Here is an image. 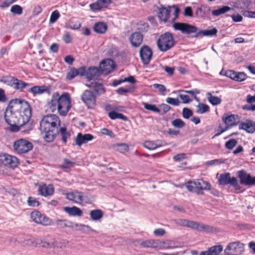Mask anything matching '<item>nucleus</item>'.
Masks as SVG:
<instances>
[{"label":"nucleus","mask_w":255,"mask_h":255,"mask_svg":"<svg viewBox=\"0 0 255 255\" xmlns=\"http://www.w3.org/2000/svg\"><path fill=\"white\" fill-rule=\"evenodd\" d=\"M71 98L68 93H64L60 95L58 92L53 93L48 106L52 112L57 111L62 116L67 115L71 108Z\"/></svg>","instance_id":"1"},{"label":"nucleus","mask_w":255,"mask_h":255,"mask_svg":"<svg viewBox=\"0 0 255 255\" xmlns=\"http://www.w3.org/2000/svg\"><path fill=\"white\" fill-rule=\"evenodd\" d=\"M19 116L24 117V120L29 122L31 116V110L29 103L21 99H13L10 101L7 107Z\"/></svg>","instance_id":"2"},{"label":"nucleus","mask_w":255,"mask_h":255,"mask_svg":"<svg viewBox=\"0 0 255 255\" xmlns=\"http://www.w3.org/2000/svg\"><path fill=\"white\" fill-rule=\"evenodd\" d=\"M4 119L6 123L11 128H21L24 126L28 122L24 120V117L22 116H19L14 111H12L8 107L4 113Z\"/></svg>","instance_id":"3"},{"label":"nucleus","mask_w":255,"mask_h":255,"mask_svg":"<svg viewBox=\"0 0 255 255\" xmlns=\"http://www.w3.org/2000/svg\"><path fill=\"white\" fill-rule=\"evenodd\" d=\"M156 43L160 51L165 52L170 50L174 46L175 41L172 34L167 32L160 36Z\"/></svg>","instance_id":"4"},{"label":"nucleus","mask_w":255,"mask_h":255,"mask_svg":"<svg viewBox=\"0 0 255 255\" xmlns=\"http://www.w3.org/2000/svg\"><path fill=\"white\" fill-rule=\"evenodd\" d=\"M218 181L219 184L221 185L230 184L234 187L236 193H240L243 191L237 178L235 177H231L230 173L229 172L220 174Z\"/></svg>","instance_id":"5"},{"label":"nucleus","mask_w":255,"mask_h":255,"mask_svg":"<svg viewBox=\"0 0 255 255\" xmlns=\"http://www.w3.org/2000/svg\"><path fill=\"white\" fill-rule=\"evenodd\" d=\"M245 251V245L239 241L230 243L224 250L225 255H241Z\"/></svg>","instance_id":"6"},{"label":"nucleus","mask_w":255,"mask_h":255,"mask_svg":"<svg viewBox=\"0 0 255 255\" xmlns=\"http://www.w3.org/2000/svg\"><path fill=\"white\" fill-rule=\"evenodd\" d=\"M40 128H58L60 121L56 115H49L43 117L40 122Z\"/></svg>","instance_id":"7"},{"label":"nucleus","mask_w":255,"mask_h":255,"mask_svg":"<svg viewBox=\"0 0 255 255\" xmlns=\"http://www.w3.org/2000/svg\"><path fill=\"white\" fill-rule=\"evenodd\" d=\"M33 144L31 142L24 139H20L14 142L13 147L17 153H25L32 150Z\"/></svg>","instance_id":"8"},{"label":"nucleus","mask_w":255,"mask_h":255,"mask_svg":"<svg viewBox=\"0 0 255 255\" xmlns=\"http://www.w3.org/2000/svg\"><path fill=\"white\" fill-rule=\"evenodd\" d=\"M0 162L3 165L11 169H14L19 164L17 157L4 153H0Z\"/></svg>","instance_id":"9"},{"label":"nucleus","mask_w":255,"mask_h":255,"mask_svg":"<svg viewBox=\"0 0 255 255\" xmlns=\"http://www.w3.org/2000/svg\"><path fill=\"white\" fill-rule=\"evenodd\" d=\"M121 107L115 105H107L105 108L106 112L108 113L109 117L112 120L121 119L123 121H126L127 118L126 116L121 113H118L121 111Z\"/></svg>","instance_id":"10"},{"label":"nucleus","mask_w":255,"mask_h":255,"mask_svg":"<svg viewBox=\"0 0 255 255\" xmlns=\"http://www.w3.org/2000/svg\"><path fill=\"white\" fill-rule=\"evenodd\" d=\"M30 217L35 223L44 226H50L52 224V220L46 216L42 215L37 211L32 212L30 214Z\"/></svg>","instance_id":"11"},{"label":"nucleus","mask_w":255,"mask_h":255,"mask_svg":"<svg viewBox=\"0 0 255 255\" xmlns=\"http://www.w3.org/2000/svg\"><path fill=\"white\" fill-rule=\"evenodd\" d=\"M238 177L240 179V183L246 186H253L255 185V177H252L246 171L243 170L237 172Z\"/></svg>","instance_id":"12"},{"label":"nucleus","mask_w":255,"mask_h":255,"mask_svg":"<svg viewBox=\"0 0 255 255\" xmlns=\"http://www.w3.org/2000/svg\"><path fill=\"white\" fill-rule=\"evenodd\" d=\"M173 28L176 30H180L183 33L190 34L197 32L198 28L195 26L185 23H174Z\"/></svg>","instance_id":"13"},{"label":"nucleus","mask_w":255,"mask_h":255,"mask_svg":"<svg viewBox=\"0 0 255 255\" xmlns=\"http://www.w3.org/2000/svg\"><path fill=\"white\" fill-rule=\"evenodd\" d=\"M115 67L114 62L111 59L103 60L100 64L99 69L101 74L107 75L112 72Z\"/></svg>","instance_id":"14"},{"label":"nucleus","mask_w":255,"mask_h":255,"mask_svg":"<svg viewBox=\"0 0 255 255\" xmlns=\"http://www.w3.org/2000/svg\"><path fill=\"white\" fill-rule=\"evenodd\" d=\"M82 101L88 108H93L96 105V97L89 90H85L81 95Z\"/></svg>","instance_id":"15"},{"label":"nucleus","mask_w":255,"mask_h":255,"mask_svg":"<svg viewBox=\"0 0 255 255\" xmlns=\"http://www.w3.org/2000/svg\"><path fill=\"white\" fill-rule=\"evenodd\" d=\"M223 122L228 127L237 126L240 122V117L238 115L225 113L222 118Z\"/></svg>","instance_id":"16"},{"label":"nucleus","mask_w":255,"mask_h":255,"mask_svg":"<svg viewBox=\"0 0 255 255\" xmlns=\"http://www.w3.org/2000/svg\"><path fill=\"white\" fill-rule=\"evenodd\" d=\"M139 55L142 63L147 65L151 60L152 52L148 46L143 45L140 49Z\"/></svg>","instance_id":"17"},{"label":"nucleus","mask_w":255,"mask_h":255,"mask_svg":"<svg viewBox=\"0 0 255 255\" xmlns=\"http://www.w3.org/2000/svg\"><path fill=\"white\" fill-rule=\"evenodd\" d=\"M94 137L90 133L82 134L79 132L77 134L75 139V144L81 146L83 144L87 143L88 141L93 140Z\"/></svg>","instance_id":"18"},{"label":"nucleus","mask_w":255,"mask_h":255,"mask_svg":"<svg viewBox=\"0 0 255 255\" xmlns=\"http://www.w3.org/2000/svg\"><path fill=\"white\" fill-rule=\"evenodd\" d=\"M180 243L177 241L172 240H158V249H174L180 247Z\"/></svg>","instance_id":"19"},{"label":"nucleus","mask_w":255,"mask_h":255,"mask_svg":"<svg viewBox=\"0 0 255 255\" xmlns=\"http://www.w3.org/2000/svg\"><path fill=\"white\" fill-rule=\"evenodd\" d=\"M44 129L45 131L42 132V134L45 141L48 142L52 141L59 132L58 128Z\"/></svg>","instance_id":"20"},{"label":"nucleus","mask_w":255,"mask_h":255,"mask_svg":"<svg viewBox=\"0 0 255 255\" xmlns=\"http://www.w3.org/2000/svg\"><path fill=\"white\" fill-rule=\"evenodd\" d=\"M129 40L133 47H138L143 41V35L139 32H135L132 33L129 38Z\"/></svg>","instance_id":"21"},{"label":"nucleus","mask_w":255,"mask_h":255,"mask_svg":"<svg viewBox=\"0 0 255 255\" xmlns=\"http://www.w3.org/2000/svg\"><path fill=\"white\" fill-rule=\"evenodd\" d=\"M54 189L51 184L46 185V184L40 185L38 186V193L43 196L52 195L54 193Z\"/></svg>","instance_id":"22"},{"label":"nucleus","mask_w":255,"mask_h":255,"mask_svg":"<svg viewBox=\"0 0 255 255\" xmlns=\"http://www.w3.org/2000/svg\"><path fill=\"white\" fill-rule=\"evenodd\" d=\"M101 75V71L97 67H90L87 69L86 78L89 80L96 79Z\"/></svg>","instance_id":"23"},{"label":"nucleus","mask_w":255,"mask_h":255,"mask_svg":"<svg viewBox=\"0 0 255 255\" xmlns=\"http://www.w3.org/2000/svg\"><path fill=\"white\" fill-rule=\"evenodd\" d=\"M222 251V246L216 245L208 248L207 251L201 252L200 255H218Z\"/></svg>","instance_id":"24"},{"label":"nucleus","mask_w":255,"mask_h":255,"mask_svg":"<svg viewBox=\"0 0 255 255\" xmlns=\"http://www.w3.org/2000/svg\"><path fill=\"white\" fill-rule=\"evenodd\" d=\"M66 198L77 203H81L83 201V194L82 192L75 191L66 194Z\"/></svg>","instance_id":"25"},{"label":"nucleus","mask_w":255,"mask_h":255,"mask_svg":"<svg viewBox=\"0 0 255 255\" xmlns=\"http://www.w3.org/2000/svg\"><path fill=\"white\" fill-rule=\"evenodd\" d=\"M170 7L166 8L165 7H161L159 8L157 13V16L159 19L163 22H166L169 19L170 13Z\"/></svg>","instance_id":"26"},{"label":"nucleus","mask_w":255,"mask_h":255,"mask_svg":"<svg viewBox=\"0 0 255 255\" xmlns=\"http://www.w3.org/2000/svg\"><path fill=\"white\" fill-rule=\"evenodd\" d=\"M193 183L195 188L198 190H209L211 189L210 183L202 179L194 180Z\"/></svg>","instance_id":"27"},{"label":"nucleus","mask_w":255,"mask_h":255,"mask_svg":"<svg viewBox=\"0 0 255 255\" xmlns=\"http://www.w3.org/2000/svg\"><path fill=\"white\" fill-rule=\"evenodd\" d=\"M86 86L90 88L93 89L98 95H101L105 92L102 84L97 82H93L90 84H86Z\"/></svg>","instance_id":"28"},{"label":"nucleus","mask_w":255,"mask_h":255,"mask_svg":"<svg viewBox=\"0 0 255 255\" xmlns=\"http://www.w3.org/2000/svg\"><path fill=\"white\" fill-rule=\"evenodd\" d=\"M136 242L143 248H158V240H149L143 242L138 240Z\"/></svg>","instance_id":"29"},{"label":"nucleus","mask_w":255,"mask_h":255,"mask_svg":"<svg viewBox=\"0 0 255 255\" xmlns=\"http://www.w3.org/2000/svg\"><path fill=\"white\" fill-rule=\"evenodd\" d=\"M218 30L216 28H213L212 29H205L203 30L198 31L195 35V37H199L201 36H216Z\"/></svg>","instance_id":"30"},{"label":"nucleus","mask_w":255,"mask_h":255,"mask_svg":"<svg viewBox=\"0 0 255 255\" xmlns=\"http://www.w3.org/2000/svg\"><path fill=\"white\" fill-rule=\"evenodd\" d=\"M64 210L70 216H81L82 214L81 210L75 206L72 207H66L64 208Z\"/></svg>","instance_id":"31"},{"label":"nucleus","mask_w":255,"mask_h":255,"mask_svg":"<svg viewBox=\"0 0 255 255\" xmlns=\"http://www.w3.org/2000/svg\"><path fill=\"white\" fill-rule=\"evenodd\" d=\"M47 90L48 88L45 86H35L27 90L28 91L31 92L34 95L41 94Z\"/></svg>","instance_id":"32"},{"label":"nucleus","mask_w":255,"mask_h":255,"mask_svg":"<svg viewBox=\"0 0 255 255\" xmlns=\"http://www.w3.org/2000/svg\"><path fill=\"white\" fill-rule=\"evenodd\" d=\"M89 6L93 11H96L100 10L103 8L107 7L108 6L101 0H97L96 2L90 4Z\"/></svg>","instance_id":"33"},{"label":"nucleus","mask_w":255,"mask_h":255,"mask_svg":"<svg viewBox=\"0 0 255 255\" xmlns=\"http://www.w3.org/2000/svg\"><path fill=\"white\" fill-rule=\"evenodd\" d=\"M14 84L13 87L20 91L23 90L24 89H26L27 87H29L30 86L29 84L16 78L15 80H14Z\"/></svg>","instance_id":"34"},{"label":"nucleus","mask_w":255,"mask_h":255,"mask_svg":"<svg viewBox=\"0 0 255 255\" xmlns=\"http://www.w3.org/2000/svg\"><path fill=\"white\" fill-rule=\"evenodd\" d=\"M210 11V8L207 5H202L201 7H198L196 11V14L198 17H202L205 14H208Z\"/></svg>","instance_id":"35"},{"label":"nucleus","mask_w":255,"mask_h":255,"mask_svg":"<svg viewBox=\"0 0 255 255\" xmlns=\"http://www.w3.org/2000/svg\"><path fill=\"white\" fill-rule=\"evenodd\" d=\"M90 216L94 221L100 220L103 216V213L100 209L92 210L90 213Z\"/></svg>","instance_id":"36"},{"label":"nucleus","mask_w":255,"mask_h":255,"mask_svg":"<svg viewBox=\"0 0 255 255\" xmlns=\"http://www.w3.org/2000/svg\"><path fill=\"white\" fill-rule=\"evenodd\" d=\"M107 26L106 23L102 22L96 23L94 25V29L98 33H104L106 32Z\"/></svg>","instance_id":"37"},{"label":"nucleus","mask_w":255,"mask_h":255,"mask_svg":"<svg viewBox=\"0 0 255 255\" xmlns=\"http://www.w3.org/2000/svg\"><path fill=\"white\" fill-rule=\"evenodd\" d=\"M198 231L199 232H205L206 233H213L216 231V229L209 225H204L199 223Z\"/></svg>","instance_id":"38"},{"label":"nucleus","mask_w":255,"mask_h":255,"mask_svg":"<svg viewBox=\"0 0 255 255\" xmlns=\"http://www.w3.org/2000/svg\"><path fill=\"white\" fill-rule=\"evenodd\" d=\"M231 9V8L230 7L228 6H224L220 8L213 10L212 11V14L214 16H218L221 14L225 13Z\"/></svg>","instance_id":"39"},{"label":"nucleus","mask_w":255,"mask_h":255,"mask_svg":"<svg viewBox=\"0 0 255 255\" xmlns=\"http://www.w3.org/2000/svg\"><path fill=\"white\" fill-rule=\"evenodd\" d=\"M115 149L120 152L124 153L128 151V146L125 143H118L113 145Z\"/></svg>","instance_id":"40"},{"label":"nucleus","mask_w":255,"mask_h":255,"mask_svg":"<svg viewBox=\"0 0 255 255\" xmlns=\"http://www.w3.org/2000/svg\"><path fill=\"white\" fill-rule=\"evenodd\" d=\"M207 97L208 101L213 105H217L220 104L221 103V100L220 98L213 96L212 95L211 93H207Z\"/></svg>","instance_id":"41"},{"label":"nucleus","mask_w":255,"mask_h":255,"mask_svg":"<svg viewBox=\"0 0 255 255\" xmlns=\"http://www.w3.org/2000/svg\"><path fill=\"white\" fill-rule=\"evenodd\" d=\"M158 141L156 142L146 141L144 143V147L148 149L153 150L161 146V144L158 143Z\"/></svg>","instance_id":"42"},{"label":"nucleus","mask_w":255,"mask_h":255,"mask_svg":"<svg viewBox=\"0 0 255 255\" xmlns=\"http://www.w3.org/2000/svg\"><path fill=\"white\" fill-rule=\"evenodd\" d=\"M56 225L57 227L60 229H64L65 228L68 227H72L70 225V221H68L66 220H57L56 221Z\"/></svg>","instance_id":"43"},{"label":"nucleus","mask_w":255,"mask_h":255,"mask_svg":"<svg viewBox=\"0 0 255 255\" xmlns=\"http://www.w3.org/2000/svg\"><path fill=\"white\" fill-rule=\"evenodd\" d=\"M234 80L237 82L244 81L247 78V75L244 72H236Z\"/></svg>","instance_id":"44"},{"label":"nucleus","mask_w":255,"mask_h":255,"mask_svg":"<svg viewBox=\"0 0 255 255\" xmlns=\"http://www.w3.org/2000/svg\"><path fill=\"white\" fill-rule=\"evenodd\" d=\"M239 128H255V122L251 120H246L241 123Z\"/></svg>","instance_id":"45"},{"label":"nucleus","mask_w":255,"mask_h":255,"mask_svg":"<svg viewBox=\"0 0 255 255\" xmlns=\"http://www.w3.org/2000/svg\"><path fill=\"white\" fill-rule=\"evenodd\" d=\"M10 12L14 15H20L22 13V8L20 5L15 4L11 7Z\"/></svg>","instance_id":"46"},{"label":"nucleus","mask_w":255,"mask_h":255,"mask_svg":"<svg viewBox=\"0 0 255 255\" xmlns=\"http://www.w3.org/2000/svg\"><path fill=\"white\" fill-rule=\"evenodd\" d=\"M143 105L144 108L147 110L153 111L155 113H159L160 111V109L157 108L155 105L143 103Z\"/></svg>","instance_id":"47"},{"label":"nucleus","mask_w":255,"mask_h":255,"mask_svg":"<svg viewBox=\"0 0 255 255\" xmlns=\"http://www.w3.org/2000/svg\"><path fill=\"white\" fill-rule=\"evenodd\" d=\"M60 13L57 10L53 11L50 15L49 22L50 23H55L57 20L60 17Z\"/></svg>","instance_id":"48"},{"label":"nucleus","mask_w":255,"mask_h":255,"mask_svg":"<svg viewBox=\"0 0 255 255\" xmlns=\"http://www.w3.org/2000/svg\"><path fill=\"white\" fill-rule=\"evenodd\" d=\"M197 108V112L199 114H203L209 110V107L203 104H199Z\"/></svg>","instance_id":"49"},{"label":"nucleus","mask_w":255,"mask_h":255,"mask_svg":"<svg viewBox=\"0 0 255 255\" xmlns=\"http://www.w3.org/2000/svg\"><path fill=\"white\" fill-rule=\"evenodd\" d=\"M22 245L23 246H36V240L33 238L24 240L22 242Z\"/></svg>","instance_id":"50"},{"label":"nucleus","mask_w":255,"mask_h":255,"mask_svg":"<svg viewBox=\"0 0 255 255\" xmlns=\"http://www.w3.org/2000/svg\"><path fill=\"white\" fill-rule=\"evenodd\" d=\"M60 132L62 135V139L63 142L66 144L67 139L70 137V134L69 132L67 131L66 128H60Z\"/></svg>","instance_id":"51"},{"label":"nucleus","mask_w":255,"mask_h":255,"mask_svg":"<svg viewBox=\"0 0 255 255\" xmlns=\"http://www.w3.org/2000/svg\"><path fill=\"white\" fill-rule=\"evenodd\" d=\"M172 126L175 128H182L185 126V123L181 119H177L172 122Z\"/></svg>","instance_id":"52"},{"label":"nucleus","mask_w":255,"mask_h":255,"mask_svg":"<svg viewBox=\"0 0 255 255\" xmlns=\"http://www.w3.org/2000/svg\"><path fill=\"white\" fill-rule=\"evenodd\" d=\"M27 204L29 206L36 207L39 205V202L36 199L29 197L27 200Z\"/></svg>","instance_id":"53"},{"label":"nucleus","mask_w":255,"mask_h":255,"mask_svg":"<svg viewBox=\"0 0 255 255\" xmlns=\"http://www.w3.org/2000/svg\"><path fill=\"white\" fill-rule=\"evenodd\" d=\"M237 144V141L235 139H230L225 144L226 147L228 149H232Z\"/></svg>","instance_id":"54"},{"label":"nucleus","mask_w":255,"mask_h":255,"mask_svg":"<svg viewBox=\"0 0 255 255\" xmlns=\"http://www.w3.org/2000/svg\"><path fill=\"white\" fill-rule=\"evenodd\" d=\"M15 80V78H14L13 77H5L4 78L2 82H3L5 84H6L7 85L10 86L11 87L13 86V85L14 84V80Z\"/></svg>","instance_id":"55"},{"label":"nucleus","mask_w":255,"mask_h":255,"mask_svg":"<svg viewBox=\"0 0 255 255\" xmlns=\"http://www.w3.org/2000/svg\"><path fill=\"white\" fill-rule=\"evenodd\" d=\"M78 75L77 69L75 68L71 69L67 74V78L71 80Z\"/></svg>","instance_id":"56"},{"label":"nucleus","mask_w":255,"mask_h":255,"mask_svg":"<svg viewBox=\"0 0 255 255\" xmlns=\"http://www.w3.org/2000/svg\"><path fill=\"white\" fill-rule=\"evenodd\" d=\"M75 163L70 161L69 159L65 158L63 160V164L61 166L63 168H69L74 165Z\"/></svg>","instance_id":"57"},{"label":"nucleus","mask_w":255,"mask_h":255,"mask_svg":"<svg viewBox=\"0 0 255 255\" xmlns=\"http://www.w3.org/2000/svg\"><path fill=\"white\" fill-rule=\"evenodd\" d=\"M166 102L171 105L177 106L179 104V101L177 99H174L170 97H168L166 99Z\"/></svg>","instance_id":"58"},{"label":"nucleus","mask_w":255,"mask_h":255,"mask_svg":"<svg viewBox=\"0 0 255 255\" xmlns=\"http://www.w3.org/2000/svg\"><path fill=\"white\" fill-rule=\"evenodd\" d=\"M192 111L188 108H184L182 110V115L183 118L188 119L192 115Z\"/></svg>","instance_id":"59"},{"label":"nucleus","mask_w":255,"mask_h":255,"mask_svg":"<svg viewBox=\"0 0 255 255\" xmlns=\"http://www.w3.org/2000/svg\"><path fill=\"white\" fill-rule=\"evenodd\" d=\"M199 223L188 220L187 227L192 229L198 230Z\"/></svg>","instance_id":"60"},{"label":"nucleus","mask_w":255,"mask_h":255,"mask_svg":"<svg viewBox=\"0 0 255 255\" xmlns=\"http://www.w3.org/2000/svg\"><path fill=\"white\" fill-rule=\"evenodd\" d=\"M153 87L155 89H157L162 95H165L164 92L166 91V88L164 85L159 84H154Z\"/></svg>","instance_id":"61"},{"label":"nucleus","mask_w":255,"mask_h":255,"mask_svg":"<svg viewBox=\"0 0 255 255\" xmlns=\"http://www.w3.org/2000/svg\"><path fill=\"white\" fill-rule=\"evenodd\" d=\"M101 132L103 134L107 135L110 137H114L115 136L112 131L109 128H101Z\"/></svg>","instance_id":"62"},{"label":"nucleus","mask_w":255,"mask_h":255,"mask_svg":"<svg viewBox=\"0 0 255 255\" xmlns=\"http://www.w3.org/2000/svg\"><path fill=\"white\" fill-rule=\"evenodd\" d=\"M194 181H190L187 182L186 184V187L188 191L189 192H196L194 190L195 186L194 185Z\"/></svg>","instance_id":"63"},{"label":"nucleus","mask_w":255,"mask_h":255,"mask_svg":"<svg viewBox=\"0 0 255 255\" xmlns=\"http://www.w3.org/2000/svg\"><path fill=\"white\" fill-rule=\"evenodd\" d=\"M186 158V154L181 153L175 155L173 159L175 161H180Z\"/></svg>","instance_id":"64"}]
</instances>
